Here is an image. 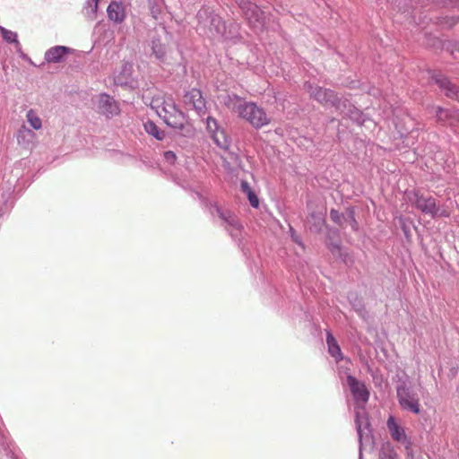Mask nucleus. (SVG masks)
I'll list each match as a JSON object with an SVG mask.
<instances>
[{
    "label": "nucleus",
    "mask_w": 459,
    "mask_h": 459,
    "mask_svg": "<svg viewBox=\"0 0 459 459\" xmlns=\"http://www.w3.org/2000/svg\"><path fill=\"white\" fill-rule=\"evenodd\" d=\"M326 343L328 346V352L331 356L333 357L337 362L341 361L342 359V353L337 341L331 332H327L326 333Z\"/></svg>",
    "instance_id": "15"
},
{
    "label": "nucleus",
    "mask_w": 459,
    "mask_h": 459,
    "mask_svg": "<svg viewBox=\"0 0 459 459\" xmlns=\"http://www.w3.org/2000/svg\"><path fill=\"white\" fill-rule=\"evenodd\" d=\"M95 2V5H94V12L97 10V7H98V2L99 0H94Z\"/></svg>",
    "instance_id": "30"
},
{
    "label": "nucleus",
    "mask_w": 459,
    "mask_h": 459,
    "mask_svg": "<svg viewBox=\"0 0 459 459\" xmlns=\"http://www.w3.org/2000/svg\"><path fill=\"white\" fill-rule=\"evenodd\" d=\"M164 157L169 162H174L176 160V154L171 151L166 152Z\"/></svg>",
    "instance_id": "29"
},
{
    "label": "nucleus",
    "mask_w": 459,
    "mask_h": 459,
    "mask_svg": "<svg viewBox=\"0 0 459 459\" xmlns=\"http://www.w3.org/2000/svg\"><path fill=\"white\" fill-rule=\"evenodd\" d=\"M150 106L171 127L183 129L187 122L186 115L177 107L171 96L156 94L152 97Z\"/></svg>",
    "instance_id": "1"
},
{
    "label": "nucleus",
    "mask_w": 459,
    "mask_h": 459,
    "mask_svg": "<svg viewBox=\"0 0 459 459\" xmlns=\"http://www.w3.org/2000/svg\"><path fill=\"white\" fill-rule=\"evenodd\" d=\"M183 103L186 109L195 110L198 114L205 113L206 102L202 91L198 89L193 88L187 91L183 97Z\"/></svg>",
    "instance_id": "5"
},
{
    "label": "nucleus",
    "mask_w": 459,
    "mask_h": 459,
    "mask_svg": "<svg viewBox=\"0 0 459 459\" xmlns=\"http://www.w3.org/2000/svg\"><path fill=\"white\" fill-rule=\"evenodd\" d=\"M236 2L251 25H264L265 20L264 13L255 4L249 0H236Z\"/></svg>",
    "instance_id": "3"
},
{
    "label": "nucleus",
    "mask_w": 459,
    "mask_h": 459,
    "mask_svg": "<svg viewBox=\"0 0 459 459\" xmlns=\"http://www.w3.org/2000/svg\"><path fill=\"white\" fill-rule=\"evenodd\" d=\"M360 429H361L360 425H359V424H358V432H359V433H360Z\"/></svg>",
    "instance_id": "31"
},
{
    "label": "nucleus",
    "mask_w": 459,
    "mask_h": 459,
    "mask_svg": "<svg viewBox=\"0 0 459 459\" xmlns=\"http://www.w3.org/2000/svg\"><path fill=\"white\" fill-rule=\"evenodd\" d=\"M247 198L250 202V204L255 207V208H257L258 205H259V199L258 197L256 196V195L255 194L254 191H252L251 193L247 194Z\"/></svg>",
    "instance_id": "26"
},
{
    "label": "nucleus",
    "mask_w": 459,
    "mask_h": 459,
    "mask_svg": "<svg viewBox=\"0 0 459 459\" xmlns=\"http://www.w3.org/2000/svg\"><path fill=\"white\" fill-rule=\"evenodd\" d=\"M211 25L212 26L210 28L211 31V37L216 38L218 35H223L225 30V25L224 22L221 20L219 17H214L212 19Z\"/></svg>",
    "instance_id": "17"
},
{
    "label": "nucleus",
    "mask_w": 459,
    "mask_h": 459,
    "mask_svg": "<svg viewBox=\"0 0 459 459\" xmlns=\"http://www.w3.org/2000/svg\"><path fill=\"white\" fill-rule=\"evenodd\" d=\"M386 424L390 435L394 440L403 443L407 442V437L404 429L396 423L393 416L388 418Z\"/></svg>",
    "instance_id": "12"
},
{
    "label": "nucleus",
    "mask_w": 459,
    "mask_h": 459,
    "mask_svg": "<svg viewBox=\"0 0 459 459\" xmlns=\"http://www.w3.org/2000/svg\"><path fill=\"white\" fill-rule=\"evenodd\" d=\"M240 186H241L242 192L245 193L246 195H247L253 191L251 189L249 184L247 181H242Z\"/></svg>",
    "instance_id": "28"
},
{
    "label": "nucleus",
    "mask_w": 459,
    "mask_h": 459,
    "mask_svg": "<svg viewBox=\"0 0 459 459\" xmlns=\"http://www.w3.org/2000/svg\"><path fill=\"white\" fill-rule=\"evenodd\" d=\"M452 213V209L443 204L441 206L436 205V217H449Z\"/></svg>",
    "instance_id": "20"
},
{
    "label": "nucleus",
    "mask_w": 459,
    "mask_h": 459,
    "mask_svg": "<svg viewBox=\"0 0 459 459\" xmlns=\"http://www.w3.org/2000/svg\"><path fill=\"white\" fill-rule=\"evenodd\" d=\"M108 17L116 23H122L126 19L125 5L121 2L113 1L107 9Z\"/></svg>",
    "instance_id": "10"
},
{
    "label": "nucleus",
    "mask_w": 459,
    "mask_h": 459,
    "mask_svg": "<svg viewBox=\"0 0 459 459\" xmlns=\"http://www.w3.org/2000/svg\"><path fill=\"white\" fill-rule=\"evenodd\" d=\"M414 205L423 213L430 214L432 217H436L437 202L435 198L416 194Z\"/></svg>",
    "instance_id": "9"
},
{
    "label": "nucleus",
    "mask_w": 459,
    "mask_h": 459,
    "mask_svg": "<svg viewBox=\"0 0 459 459\" xmlns=\"http://www.w3.org/2000/svg\"><path fill=\"white\" fill-rule=\"evenodd\" d=\"M152 50L155 56L159 59H162L166 55V48L160 39L152 40Z\"/></svg>",
    "instance_id": "19"
},
{
    "label": "nucleus",
    "mask_w": 459,
    "mask_h": 459,
    "mask_svg": "<svg viewBox=\"0 0 459 459\" xmlns=\"http://www.w3.org/2000/svg\"><path fill=\"white\" fill-rule=\"evenodd\" d=\"M347 384L356 401L367 403L369 398V392L366 385L352 376L347 377Z\"/></svg>",
    "instance_id": "6"
},
{
    "label": "nucleus",
    "mask_w": 459,
    "mask_h": 459,
    "mask_svg": "<svg viewBox=\"0 0 459 459\" xmlns=\"http://www.w3.org/2000/svg\"><path fill=\"white\" fill-rule=\"evenodd\" d=\"M133 65L126 62L121 65L120 73L116 76V82L119 84H126L128 82V80L131 78L133 74Z\"/></svg>",
    "instance_id": "16"
},
{
    "label": "nucleus",
    "mask_w": 459,
    "mask_h": 459,
    "mask_svg": "<svg viewBox=\"0 0 459 459\" xmlns=\"http://www.w3.org/2000/svg\"><path fill=\"white\" fill-rule=\"evenodd\" d=\"M216 211L218 212V215L220 216V218H221V220H223L224 221L233 225L236 221L235 218L230 213V212H223L221 211V209L220 207H216Z\"/></svg>",
    "instance_id": "21"
},
{
    "label": "nucleus",
    "mask_w": 459,
    "mask_h": 459,
    "mask_svg": "<svg viewBox=\"0 0 459 459\" xmlns=\"http://www.w3.org/2000/svg\"><path fill=\"white\" fill-rule=\"evenodd\" d=\"M228 107L241 118L246 119L254 127L261 128L270 123V118L264 110L254 102H246L237 96L229 98Z\"/></svg>",
    "instance_id": "2"
},
{
    "label": "nucleus",
    "mask_w": 459,
    "mask_h": 459,
    "mask_svg": "<svg viewBox=\"0 0 459 459\" xmlns=\"http://www.w3.org/2000/svg\"><path fill=\"white\" fill-rule=\"evenodd\" d=\"M70 48L66 47L56 46L46 52L45 58L49 63H59L63 60L65 55L70 53Z\"/></svg>",
    "instance_id": "13"
},
{
    "label": "nucleus",
    "mask_w": 459,
    "mask_h": 459,
    "mask_svg": "<svg viewBox=\"0 0 459 459\" xmlns=\"http://www.w3.org/2000/svg\"><path fill=\"white\" fill-rule=\"evenodd\" d=\"M436 116H437V121H446V120L448 119L450 115H449V111L448 110L444 109V108L439 107L437 109Z\"/></svg>",
    "instance_id": "25"
},
{
    "label": "nucleus",
    "mask_w": 459,
    "mask_h": 459,
    "mask_svg": "<svg viewBox=\"0 0 459 459\" xmlns=\"http://www.w3.org/2000/svg\"><path fill=\"white\" fill-rule=\"evenodd\" d=\"M305 90L311 98L315 99L321 104L332 106L337 105V96L332 90L324 89L318 85L311 83H306Z\"/></svg>",
    "instance_id": "4"
},
{
    "label": "nucleus",
    "mask_w": 459,
    "mask_h": 459,
    "mask_svg": "<svg viewBox=\"0 0 459 459\" xmlns=\"http://www.w3.org/2000/svg\"><path fill=\"white\" fill-rule=\"evenodd\" d=\"M397 395L399 403L403 409L411 411L416 414L420 413V403L417 399L407 394L404 389H398Z\"/></svg>",
    "instance_id": "11"
},
{
    "label": "nucleus",
    "mask_w": 459,
    "mask_h": 459,
    "mask_svg": "<svg viewBox=\"0 0 459 459\" xmlns=\"http://www.w3.org/2000/svg\"><path fill=\"white\" fill-rule=\"evenodd\" d=\"M98 108L100 113L108 117L116 116L119 113L117 103L113 98L107 94H101L98 99Z\"/></svg>",
    "instance_id": "7"
},
{
    "label": "nucleus",
    "mask_w": 459,
    "mask_h": 459,
    "mask_svg": "<svg viewBox=\"0 0 459 459\" xmlns=\"http://www.w3.org/2000/svg\"><path fill=\"white\" fill-rule=\"evenodd\" d=\"M144 129L149 134L154 136L158 140H162L165 136L164 132L160 130L152 121H147L144 124Z\"/></svg>",
    "instance_id": "18"
},
{
    "label": "nucleus",
    "mask_w": 459,
    "mask_h": 459,
    "mask_svg": "<svg viewBox=\"0 0 459 459\" xmlns=\"http://www.w3.org/2000/svg\"><path fill=\"white\" fill-rule=\"evenodd\" d=\"M437 83L445 90L447 97L459 101V88L451 83L446 78L437 79Z\"/></svg>",
    "instance_id": "14"
},
{
    "label": "nucleus",
    "mask_w": 459,
    "mask_h": 459,
    "mask_svg": "<svg viewBox=\"0 0 459 459\" xmlns=\"http://www.w3.org/2000/svg\"><path fill=\"white\" fill-rule=\"evenodd\" d=\"M2 37L7 42H14L16 39V34L11 30H8L4 28H1Z\"/></svg>",
    "instance_id": "22"
},
{
    "label": "nucleus",
    "mask_w": 459,
    "mask_h": 459,
    "mask_svg": "<svg viewBox=\"0 0 459 459\" xmlns=\"http://www.w3.org/2000/svg\"><path fill=\"white\" fill-rule=\"evenodd\" d=\"M26 133H27L26 126H22L17 134V142L19 144H22V145L26 144V143H27Z\"/></svg>",
    "instance_id": "24"
},
{
    "label": "nucleus",
    "mask_w": 459,
    "mask_h": 459,
    "mask_svg": "<svg viewBox=\"0 0 459 459\" xmlns=\"http://www.w3.org/2000/svg\"><path fill=\"white\" fill-rule=\"evenodd\" d=\"M330 218L333 221H334L335 223H337L338 225L342 226V220H343V215L342 213H340L338 211L336 210H331L330 212Z\"/></svg>",
    "instance_id": "23"
},
{
    "label": "nucleus",
    "mask_w": 459,
    "mask_h": 459,
    "mask_svg": "<svg viewBox=\"0 0 459 459\" xmlns=\"http://www.w3.org/2000/svg\"><path fill=\"white\" fill-rule=\"evenodd\" d=\"M207 130L214 143L221 148L228 147V140L222 130L218 126L217 121L212 117L207 118Z\"/></svg>",
    "instance_id": "8"
},
{
    "label": "nucleus",
    "mask_w": 459,
    "mask_h": 459,
    "mask_svg": "<svg viewBox=\"0 0 459 459\" xmlns=\"http://www.w3.org/2000/svg\"><path fill=\"white\" fill-rule=\"evenodd\" d=\"M30 126H32L36 130L39 129L41 127L40 118L30 116Z\"/></svg>",
    "instance_id": "27"
}]
</instances>
